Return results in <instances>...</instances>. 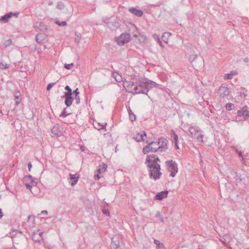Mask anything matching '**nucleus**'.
Masks as SVG:
<instances>
[{"label": "nucleus", "instance_id": "5701e85b", "mask_svg": "<svg viewBox=\"0 0 249 249\" xmlns=\"http://www.w3.org/2000/svg\"><path fill=\"white\" fill-rule=\"evenodd\" d=\"M157 157H158V156L155 154L147 155L145 161V163H147V162H149V161L152 162L153 159H155Z\"/></svg>", "mask_w": 249, "mask_h": 249}, {"label": "nucleus", "instance_id": "f257e3e1", "mask_svg": "<svg viewBox=\"0 0 249 249\" xmlns=\"http://www.w3.org/2000/svg\"><path fill=\"white\" fill-rule=\"evenodd\" d=\"M131 79L132 80H135L136 86L134 88L135 89V94H145L149 98L150 97L148 94L149 90L153 88L158 87L159 85V84L151 80L148 79L144 81L142 78L135 75L132 77Z\"/></svg>", "mask_w": 249, "mask_h": 249}, {"label": "nucleus", "instance_id": "7c9ffc66", "mask_svg": "<svg viewBox=\"0 0 249 249\" xmlns=\"http://www.w3.org/2000/svg\"><path fill=\"white\" fill-rule=\"evenodd\" d=\"M81 37V35L80 33L75 32V41L77 44H79Z\"/></svg>", "mask_w": 249, "mask_h": 249}, {"label": "nucleus", "instance_id": "423d86ee", "mask_svg": "<svg viewBox=\"0 0 249 249\" xmlns=\"http://www.w3.org/2000/svg\"><path fill=\"white\" fill-rule=\"evenodd\" d=\"M132 80L126 81L125 80L123 81V86L127 92L135 94V89H134L136 86L135 80Z\"/></svg>", "mask_w": 249, "mask_h": 249}, {"label": "nucleus", "instance_id": "a878e982", "mask_svg": "<svg viewBox=\"0 0 249 249\" xmlns=\"http://www.w3.org/2000/svg\"><path fill=\"white\" fill-rule=\"evenodd\" d=\"M231 237L228 234H225L221 239V241L225 244H227L230 242Z\"/></svg>", "mask_w": 249, "mask_h": 249}, {"label": "nucleus", "instance_id": "c9c22d12", "mask_svg": "<svg viewBox=\"0 0 249 249\" xmlns=\"http://www.w3.org/2000/svg\"><path fill=\"white\" fill-rule=\"evenodd\" d=\"M160 160L158 156L155 159H153L151 163L157 165H160Z\"/></svg>", "mask_w": 249, "mask_h": 249}, {"label": "nucleus", "instance_id": "a19ab883", "mask_svg": "<svg viewBox=\"0 0 249 249\" xmlns=\"http://www.w3.org/2000/svg\"><path fill=\"white\" fill-rule=\"evenodd\" d=\"M107 124V123L105 125L102 124L101 123L98 124V127H97V129L98 130L100 129H104L106 128V125Z\"/></svg>", "mask_w": 249, "mask_h": 249}, {"label": "nucleus", "instance_id": "ddd939ff", "mask_svg": "<svg viewBox=\"0 0 249 249\" xmlns=\"http://www.w3.org/2000/svg\"><path fill=\"white\" fill-rule=\"evenodd\" d=\"M51 132L56 137H59L61 135L62 132L60 130V126L58 124H56L52 129Z\"/></svg>", "mask_w": 249, "mask_h": 249}, {"label": "nucleus", "instance_id": "39448f33", "mask_svg": "<svg viewBox=\"0 0 249 249\" xmlns=\"http://www.w3.org/2000/svg\"><path fill=\"white\" fill-rule=\"evenodd\" d=\"M156 145L158 146L157 147V151L159 150L160 152H165L168 148L167 144L168 141L164 137H160L159 138L158 142H155Z\"/></svg>", "mask_w": 249, "mask_h": 249}, {"label": "nucleus", "instance_id": "864d4df0", "mask_svg": "<svg viewBox=\"0 0 249 249\" xmlns=\"http://www.w3.org/2000/svg\"><path fill=\"white\" fill-rule=\"evenodd\" d=\"M231 149L234 150L236 154L238 153V152H239L238 149L234 146H231Z\"/></svg>", "mask_w": 249, "mask_h": 249}, {"label": "nucleus", "instance_id": "ea45409f", "mask_svg": "<svg viewBox=\"0 0 249 249\" xmlns=\"http://www.w3.org/2000/svg\"><path fill=\"white\" fill-rule=\"evenodd\" d=\"M73 66V63L66 64L64 65V68L67 70H71Z\"/></svg>", "mask_w": 249, "mask_h": 249}, {"label": "nucleus", "instance_id": "c756f323", "mask_svg": "<svg viewBox=\"0 0 249 249\" xmlns=\"http://www.w3.org/2000/svg\"><path fill=\"white\" fill-rule=\"evenodd\" d=\"M225 107L227 110L231 111V110H233L235 106L232 103H229L226 104Z\"/></svg>", "mask_w": 249, "mask_h": 249}, {"label": "nucleus", "instance_id": "393cba45", "mask_svg": "<svg viewBox=\"0 0 249 249\" xmlns=\"http://www.w3.org/2000/svg\"><path fill=\"white\" fill-rule=\"evenodd\" d=\"M32 238L35 242H39L41 240L40 236H38L37 233L35 231L33 232L32 235Z\"/></svg>", "mask_w": 249, "mask_h": 249}, {"label": "nucleus", "instance_id": "f3484780", "mask_svg": "<svg viewBox=\"0 0 249 249\" xmlns=\"http://www.w3.org/2000/svg\"><path fill=\"white\" fill-rule=\"evenodd\" d=\"M13 16V12H10L6 14L4 16H2L1 18L0 19V21L3 22L4 23H6L8 22L9 19L11 18Z\"/></svg>", "mask_w": 249, "mask_h": 249}, {"label": "nucleus", "instance_id": "c03bdc74", "mask_svg": "<svg viewBox=\"0 0 249 249\" xmlns=\"http://www.w3.org/2000/svg\"><path fill=\"white\" fill-rule=\"evenodd\" d=\"M55 83H49L47 86V88H46V89L47 91H49L53 87V86L55 84Z\"/></svg>", "mask_w": 249, "mask_h": 249}, {"label": "nucleus", "instance_id": "a211bd4d", "mask_svg": "<svg viewBox=\"0 0 249 249\" xmlns=\"http://www.w3.org/2000/svg\"><path fill=\"white\" fill-rule=\"evenodd\" d=\"M45 40V35L42 34H38L36 36V41L40 44H42Z\"/></svg>", "mask_w": 249, "mask_h": 249}, {"label": "nucleus", "instance_id": "de8ad7c7", "mask_svg": "<svg viewBox=\"0 0 249 249\" xmlns=\"http://www.w3.org/2000/svg\"><path fill=\"white\" fill-rule=\"evenodd\" d=\"M129 116L131 121L133 122L136 120V116L134 113L130 114Z\"/></svg>", "mask_w": 249, "mask_h": 249}, {"label": "nucleus", "instance_id": "e2e57ef3", "mask_svg": "<svg viewBox=\"0 0 249 249\" xmlns=\"http://www.w3.org/2000/svg\"><path fill=\"white\" fill-rule=\"evenodd\" d=\"M197 249H205L204 246L202 245H199Z\"/></svg>", "mask_w": 249, "mask_h": 249}, {"label": "nucleus", "instance_id": "f704fd0d", "mask_svg": "<svg viewBox=\"0 0 249 249\" xmlns=\"http://www.w3.org/2000/svg\"><path fill=\"white\" fill-rule=\"evenodd\" d=\"M203 135L201 134L200 132H199L196 135V137H194V138L197 139V140L199 142H202V141H203Z\"/></svg>", "mask_w": 249, "mask_h": 249}, {"label": "nucleus", "instance_id": "e433bc0d", "mask_svg": "<svg viewBox=\"0 0 249 249\" xmlns=\"http://www.w3.org/2000/svg\"><path fill=\"white\" fill-rule=\"evenodd\" d=\"M12 40L11 39H9L4 41V42L3 44V45L4 46V47L6 48L12 44Z\"/></svg>", "mask_w": 249, "mask_h": 249}, {"label": "nucleus", "instance_id": "58836bf2", "mask_svg": "<svg viewBox=\"0 0 249 249\" xmlns=\"http://www.w3.org/2000/svg\"><path fill=\"white\" fill-rule=\"evenodd\" d=\"M70 113H67L66 112V108H65L63 111L61 112L60 115H59L60 117H66L69 115H70Z\"/></svg>", "mask_w": 249, "mask_h": 249}, {"label": "nucleus", "instance_id": "9b49d317", "mask_svg": "<svg viewBox=\"0 0 249 249\" xmlns=\"http://www.w3.org/2000/svg\"><path fill=\"white\" fill-rule=\"evenodd\" d=\"M168 194V191H163L160 193H158L155 196L154 199L155 200H161L163 198L167 197Z\"/></svg>", "mask_w": 249, "mask_h": 249}, {"label": "nucleus", "instance_id": "69168bd1", "mask_svg": "<svg viewBox=\"0 0 249 249\" xmlns=\"http://www.w3.org/2000/svg\"><path fill=\"white\" fill-rule=\"evenodd\" d=\"M240 96L242 97H244V98H245L247 96V95L244 93V92H241L240 93Z\"/></svg>", "mask_w": 249, "mask_h": 249}, {"label": "nucleus", "instance_id": "f03ea898", "mask_svg": "<svg viewBox=\"0 0 249 249\" xmlns=\"http://www.w3.org/2000/svg\"><path fill=\"white\" fill-rule=\"evenodd\" d=\"M147 168V170L149 173V178L154 179L155 180L159 179L160 178L162 173L160 172L161 167L160 165H155L152 164L150 161L147 162V163H145Z\"/></svg>", "mask_w": 249, "mask_h": 249}, {"label": "nucleus", "instance_id": "2f4dec72", "mask_svg": "<svg viewBox=\"0 0 249 249\" xmlns=\"http://www.w3.org/2000/svg\"><path fill=\"white\" fill-rule=\"evenodd\" d=\"M234 72L231 71V73H226L224 75V78L225 79H231L232 78Z\"/></svg>", "mask_w": 249, "mask_h": 249}, {"label": "nucleus", "instance_id": "aec40b11", "mask_svg": "<svg viewBox=\"0 0 249 249\" xmlns=\"http://www.w3.org/2000/svg\"><path fill=\"white\" fill-rule=\"evenodd\" d=\"M189 131L191 133L192 137H196V135L199 132V130L197 127L191 126L189 128Z\"/></svg>", "mask_w": 249, "mask_h": 249}, {"label": "nucleus", "instance_id": "72a5a7b5", "mask_svg": "<svg viewBox=\"0 0 249 249\" xmlns=\"http://www.w3.org/2000/svg\"><path fill=\"white\" fill-rule=\"evenodd\" d=\"M65 5L62 1H58L57 3L56 8L59 10H62L64 8Z\"/></svg>", "mask_w": 249, "mask_h": 249}, {"label": "nucleus", "instance_id": "2eb2a0df", "mask_svg": "<svg viewBox=\"0 0 249 249\" xmlns=\"http://www.w3.org/2000/svg\"><path fill=\"white\" fill-rule=\"evenodd\" d=\"M21 93L19 90H16L14 92L15 105L18 106L21 102Z\"/></svg>", "mask_w": 249, "mask_h": 249}, {"label": "nucleus", "instance_id": "20e7f679", "mask_svg": "<svg viewBox=\"0 0 249 249\" xmlns=\"http://www.w3.org/2000/svg\"><path fill=\"white\" fill-rule=\"evenodd\" d=\"M65 89L67 90V92H64V95L61 98L65 99V104L67 107H69L72 105L74 100V98L72 96V91L71 89L68 85L65 87Z\"/></svg>", "mask_w": 249, "mask_h": 249}, {"label": "nucleus", "instance_id": "4d7b16f0", "mask_svg": "<svg viewBox=\"0 0 249 249\" xmlns=\"http://www.w3.org/2000/svg\"><path fill=\"white\" fill-rule=\"evenodd\" d=\"M32 167V163L31 162H29L28 164V169H29V171H31V169Z\"/></svg>", "mask_w": 249, "mask_h": 249}, {"label": "nucleus", "instance_id": "c85d7f7f", "mask_svg": "<svg viewBox=\"0 0 249 249\" xmlns=\"http://www.w3.org/2000/svg\"><path fill=\"white\" fill-rule=\"evenodd\" d=\"M138 136H140V139L138 140H136L137 142H143L144 141V137H146V134L145 131H142V133H138L137 134Z\"/></svg>", "mask_w": 249, "mask_h": 249}, {"label": "nucleus", "instance_id": "b1692460", "mask_svg": "<svg viewBox=\"0 0 249 249\" xmlns=\"http://www.w3.org/2000/svg\"><path fill=\"white\" fill-rule=\"evenodd\" d=\"M107 168V165L106 163H102V164L99 166V169L97 170V172L99 173L105 172Z\"/></svg>", "mask_w": 249, "mask_h": 249}, {"label": "nucleus", "instance_id": "bf43d9fd", "mask_svg": "<svg viewBox=\"0 0 249 249\" xmlns=\"http://www.w3.org/2000/svg\"><path fill=\"white\" fill-rule=\"evenodd\" d=\"M237 155H238V156L239 157H240V158H241V157H243V153H242V152H241V151H239V152H238V153H237Z\"/></svg>", "mask_w": 249, "mask_h": 249}, {"label": "nucleus", "instance_id": "412c9836", "mask_svg": "<svg viewBox=\"0 0 249 249\" xmlns=\"http://www.w3.org/2000/svg\"><path fill=\"white\" fill-rule=\"evenodd\" d=\"M34 182V178L30 175L26 176L23 178V183L33 184Z\"/></svg>", "mask_w": 249, "mask_h": 249}, {"label": "nucleus", "instance_id": "49530a36", "mask_svg": "<svg viewBox=\"0 0 249 249\" xmlns=\"http://www.w3.org/2000/svg\"><path fill=\"white\" fill-rule=\"evenodd\" d=\"M80 92L79 91L78 89L76 88L75 90L72 91V94L74 95V96H78Z\"/></svg>", "mask_w": 249, "mask_h": 249}, {"label": "nucleus", "instance_id": "680f3d73", "mask_svg": "<svg viewBox=\"0 0 249 249\" xmlns=\"http://www.w3.org/2000/svg\"><path fill=\"white\" fill-rule=\"evenodd\" d=\"M41 213L42 214H48V211L46 210H43L41 212Z\"/></svg>", "mask_w": 249, "mask_h": 249}, {"label": "nucleus", "instance_id": "6e6552de", "mask_svg": "<svg viewBox=\"0 0 249 249\" xmlns=\"http://www.w3.org/2000/svg\"><path fill=\"white\" fill-rule=\"evenodd\" d=\"M249 107L247 106H243L237 112V115L239 117H243L244 120H247L249 118Z\"/></svg>", "mask_w": 249, "mask_h": 249}, {"label": "nucleus", "instance_id": "774afa93", "mask_svg": "<svg viewBox=\"0 0 249 249\" xmlns=\"http://www.w3.org/2000/svg\"><path fill=\"white\" fill-rule=\"evenodd\" d=\"M43 232H40L39 234H38V236H40V239L42 238V235Z\"/></svg>", "mask_w": 249, "mask_h": 249}, {"label": "nucleus", "instance_id": "3c124183", "mask_svg": "<svg viewBox=\"0 0 249 249\" xmlns=\"http://www.w3.org/2000/svg\"><path fill=\"white\" fill-rule=\"evenodd\" d=\"M25 186L26 187L27 189H31L32 188V184L31 183H23Z\"/></svg>", "mask_w": 249, "mask_h": 249}, {"label": "nucleus", "instance_id": "0eeeda50", "mask_svg": "<svg viewBox=\"0 0 249 249\" xmlns=\"http://www.w3.org/2000/svg\"><path fill=\"white\" fill-rule=\"evenodd\" d=\"M130 38V35L129 34L124 33L121 35L120 36L116 39V41L119 45L122 46L129 42Z\"/></svg>", "mask_w": 249, "mask_h": 249}, {"label": "nucleus", "instance_id": "13d9d810", "mask_svg": "<svg viewBox=\"0 0 249 249\" xmlns=\"http://www.w3.org/2000/svg\"><path fill=\"white\" fill-rule=\"evenodd\" d=\"M100 178V176L99 175V174H96L94 175L95 179L99 180Z\"/></svg>", "mask_w": 249, "mask_h": 249}, {"label": "nucleus", "instance_id": "5fc2aeb1", "mask_svg": "<svg viewBox=\"0 0 249 249\" xmlns=\"http://www.w3.org/2000/svg\"><path fill=\"white\" fill-rule=\"evenodd\" d=\"M158 42L159 43V44L160 45V46H161L162 48L164 47V45L163 44V43L161 42V41L159 37H158Z\"/></svg>", "mask_w": 249, "mask_h": 249}, {"label": "nucleus", "instance_id": "09e8293b", "mask_svg": "<svg viewBox=\"0 0 249 249\" xmlns=\"http://www.w3.org/2000/svg\"><path fill=\"white\" fill-rule=\"evenodd\" d=\"M114 77L116 80L118 82H120L121 81H123L122 78L120 75H116Z\"/></svg>", "mask_w": 249, "mask_h": 249}, {"label": "nucleus", "instance_id": "1a4fd4ad", "mask_svg": "<svg viewBox=\"0 0 249 249\" xmlns=\"http://www.w3.org/2000/svg\"><path fill=\"white\" fill-rule=\"evenodd\" d=\"M146 142L148 144L145 146L142 149V153L144 154H146L149 152H157V147L151 146L152 145H156L155 142H149L148 141H146Z\"/></svg>", "mask_w": 249, "mask_h": 249}, {"label": "nucleus", "instance_id": "79ce46f5", "mask_svg": "<svg viewBox=\"0 0 249 249\" xmlns=\"http://www.w3.org/2000/svg\"><path fill=\"white\" fill-rule=\"evenodd\" d=\"M102 212L104 214L109 216V211L108 209L103 208L102 209Z\"/></svg>", "mask_w": 249, "mask_h": 249}, {"label": "nucleus", "instance_id": "4c0bfd02", "mask_svg": "<svg viewBox=\"0 0 249 249\" xmlns=\"http://www.w3.org/2000/svg\"><path fill=\"white\" fill-rule=\"evenodd\" d=\"M9 65H8V64H3L2 62L0 63V69H6L9 68Z\"/></svg>", "mask_w": 249, "mask_h": 249}, {"label": "nucleus", "instance_id": "bb28decb", "mask_svg": "<svg viewBox=\"0 0 249 249\" xmlns=\"http://www.w3.org/2000/svg\"><path fill=\"white\" fill-rule=\"evenodd\" d=\"M154 243L156 245L157 249H163L164 248V244L160 242L159 240L155 239L154 240Z\"/></svg>", "mask_w": 249, "mask_h": 249}, {"label": "nucleus", "instance_id": "7ed1b4c3", "mask_svg": "<svg viewBox=\"0 0 249 249\" xmlns=\"http://www.w3.org/2000/svg\"><path fill=\"white\" fill-rule=\"evenodd\" d=\"M165 165L168 172H170V177H174L178 172V165L177 163L172 160H167Z\"/></svg>", "mask_w": 249, "mask_h": 249}, {"label": "nucleus", "instance_id": "37998d69", "mask_svg": "<svg viewBox=\"0 0 249 249\" xmlns=\"http://www.w3.org/2000/svg\"><path fill=\"white\" fill-rule=\"evenodd\" d=\"M236 181L238 183L241 182L242 181V178L241 176L238 175H236V176L234 177Z\"/></svg>", "mask_w": 249, "mask_h": 249}, {"label": "nucleus", "instance_id": "cd10ccee", "mask_svg": "<svg viewBox=\"0 0 249 249\" xmlns=\"http://www.w3.org/2000/svg\"><path fill=\"white\" fill-rule=\"evenodd\" d=\"M18 233H22V231H18L17 230L13 229L11 232L9 233L10 236L12 238H15L16 236Z\"/></svg>", "mask_w": 249, "mask_h": 249}, {"label": "nucleus", "instance_id": "0e129e2a", "mask_svg": "<svg viewBox=\"0 0 249 249\" xmlns=\"http://www.w3.org/2000/svg\"><path fill=\"white\" fill-rule=\"evenodd\" d=\"M31 218H33V220H35V217L34 216H32L31 215H29L28 217V220H29L30 219H31Z\"/></svg>", "mask_w": 249, "mask_h": 249}, {"label": "nucleus", "instance_id": "f8f14e48", "mask_svg": "<svg viewBox=\"0 0 249 249\" xmlns=\"http://www.w3.org/2000/svg\"><path fill=\"white\" fill-rule=\"evenodd\" d=\"M128 11L138 17H142L143 14L142 10L135 7H130L128 9Z\"/></svg>", "mask_w": 249, "mask_h": 249}, {"label": "nucleus", "instance_id": "dca6fc26", "mask_svg": "<svg viewBox=\"0 0 249 249\" xmlns=\"http://www.w3.org/2000/svg\"><path fill=\"white\" fill-rule=\"evenodd\" d=\"M70 179L72 180V182H71V185L72 186H74L77 182L79 176L77 174H70Z\"/></svg>", "mask_w": 249, "mask_h": 249}, {"label": "nucleus", "instance_id": "9d476101", "mask_svg": "<svg viewBox=\"0 0 249 249\" xmlns=\"http://www.w3.org/2000/svg\"><path fill=\"white\" fill-rule=\"evenodd\" d=\"M219 96L222 98L227 97L230 94L229 89L225 86H221L218 89Z\"/></svg>", "mask_w": 249, "mask_h": 249}, {"label": "nucleus", "instance_id": "6e6d98bb", "mask_svg": "<svg viewBox=\"0 0 249 249\" xmlns=\"http://www.w3.org/2000/svg\"><path fill=\"white\" fill-rule=\"evenodd\" d=\"M86 149H87L86 147L85 146H83V145H81L80 147V149L82 152H84L86 150Z\"/></svg>", "mask_w": 249, "mask_h": 249}, {"label": "nucleus", "instance_id": "473e14b6", "mask_svg": "<svg viewBox=\"0 0 249 249\" xmlns=\"http://www.w3.org/2000/svg\"><path fill=\"white\" fill-rule=\"evenodd\" d=\"M55 23L60 26H65L67 25V22L66 21L60 22L57 19H55Z\"/></svg>", "mask_w": 249, "mask_h": 249}, {"label": "nucleus", "instance_id": "4be33fe9", "mask_svg": "<svg viewBox=\"0 0 249 249\" xmlns=\"http://www.w3.org/2000/svg\"><path fill=\"white\" fill-rule=\"evenodd\" d=\"M171 134H170V137L171 138V139L173 140L174 141V143H178V135L175 133V132L172 129L171 130Z\"/></svg>", "mask_w": 249, "mask_h": 249}, {"label": "nucleus", "instance_id": "6ab92c4d", "mask_svg": "<svg viewBox=\"0 0 249 249\" xmlns=\"http://www.w3.org/2000/svg\"><path fill=\"white\" fill-rule=\"evenodd\" d=\"M110 247L112 249H118L120 248V243L118 239L115 240L114 238H113L110 244Z\"/></svg>", "mask_w": 249, "mask_h": 249}, {"label": "nucleus", "instance_id": "a18cd8bd", "mask_svg": "<svg viewBox=\"0 0 249 249\" xmlns=\"http://www.w3.org/2000/svg\"><path fill=\"white\" fill-rule=\"evenodd\" d=\"M156 217H157V218H159L160 220L163 222V218H162V215L161 214V213H158L156 214Z\"/></svg>", "mask_w": 249, "mask_h": 249}, {"label": "nucleus", "instance_id": "8fccbe9b", "mask_svg": "<svg viewBox=\"0 0 249 249\" xmlns=\"http://www.w3.org/2000/svg\"><path fill=\"white\" fill-rule=\"evenodd\" d=\"M75 103L76 104L78 105L80 103V96H75Z\"/></svg>", "mask_w": 249, "mask_h": 249}, {"label": "nucleus", "instance_id": "052dcab7", "mask_svg": "<svg viewBox=\"0 0 249 249\" xmlns=\"http://www.w3.org/2000/svg\"><path fill=\"white\" fill-rule=\"evenodd\" d=\"M241 161L242 162V164H246V160H245V159L243 157H241Z\"/></svg>", "mask_w": 249, "mask_h": 249}, {"label": "nucleus", "instance_id": "603ef678", "mask_svg": "<svg viewBox=\"0 0 249 249\" xmlns=\"http://www.w3.org/2000/svg\"><path fill=\"white\" fill-rule=\"evenodd\" d=\"M166 34L168 35V34H169V33H164V34L162 35V36H161V38H162V39L163 40V41L164 42H165V43H167V40H166V39H165V35Z\"/></svg>", "mask_w": 249, "mask_h": 249}, {"label": "nucleus", "instance_id": "4468645a", "mask_svg": "<svg viewBox=\"0 0 249 249\" xmlns=\"http://www.w3.org/2000/svg\"><path fill=\"white\" fill-rule=\"evenodd\" d=\"M198 59V56L197 54H192L189 57V60L195 69H196L197 68L196 61Z\"/></svg>", "mask_w": 249, "mask_h": 249}, {"label": "nucleus", "instance_id": "338daca9", "mask_svg": "<svg viewBox=\"0 0 249 249\" xmlns=\"http://www.w3.org/2000/svg\"><path fill=\"white\" fill-rule=\"evenodd\" d=\"M18 15H19V12H15V13L13 12V16H14L16 17H18Z\"/></svg>", "mask_w": 249, "mask_h": 249}]
</instances>
